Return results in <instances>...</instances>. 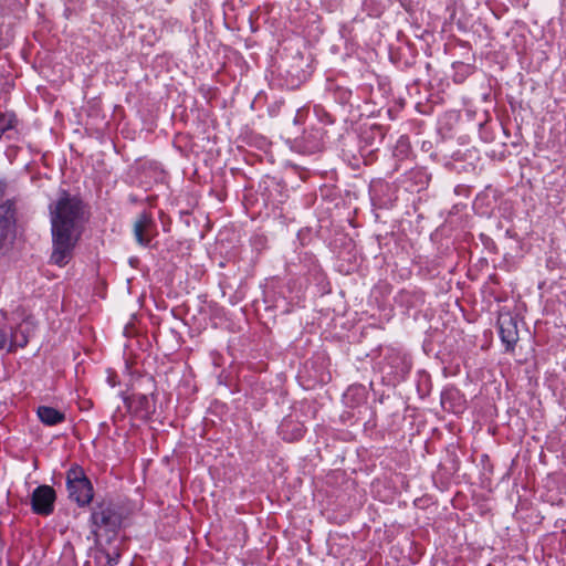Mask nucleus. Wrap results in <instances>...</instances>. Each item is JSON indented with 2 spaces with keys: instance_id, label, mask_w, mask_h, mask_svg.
<instances>
[{
  "instance_id": "obj_6",
  "label": "nucleus",
  "mask_w": 566,
  "mask_h": 566,
  "mask_svg": "<svg viewBox=\"0 0 566 566\" xmlns=\"http://www.w3.org/2000/svg\"><path fill=\"white\" fill-rule=\"evenodd\" d=\"M92 522L98 528L115 532L120 526L119 514L111 506H99L92 513Z\"/></svg>"
},
{
  "instance_id": "obj_8",
  "label": "nucleus",
  "mask_w": 566,
  "mask_h": 566,
  "mask_svg": "<svg viewBox=\"0 0 566 566\" xmlns=\"http://www.w3.org/2000/svg\"><path fill=\"white\" fill-rule=\"evenodd\" d=\"M38 417L46 426H55L64 421L65 416L57 409L49 406H40L38 408Z\"/></svg>"
},
{
  "instance_id": "obj_9",
  "label": "nucleus",
  "mask_w": 566,
  "mask_h": 566,
  "mask_svg": "<svg viewBox=\"0 0 566 566\" xmlns=\"http://www.w3.org/2000/svg\"><path fill=\"white\" fill-rule=\"evenodd\" d=\"M27 343L28 339L23 336L20 338L17 332L11 334L9 339L7 334L0 328V349L8 348V350H11L15 346L23 347Z\"/></svg>"
},
{
  "instance_id": "obj_7",
  "label": "nucleus",
  "mask_w": 566,
  "mask_h": 566,
  "mask_svg": "<svg viewBox=\"0 0 566 566\" xmlns=\"http://www.w3.org/2000/svg\"><path fill=\"white\" fill-rule=\"evenodd\" d=\"M127 407L142 417L147 416L151 411V400L145 394H133L126 399Z\"/></svg>"
},
{
  "instance_id": "obj_13",
  "label": "nucleus",
  "mask_w": 566,
  "mask_h": 566,
  "mask_svg": "<svg viewBox=\"0 0 566 566\" xmlns=\"http://www.w3.org/2000/svg\"><path fill=\"white\" fill-rule=\"evenodd\" d=\"M3 135V132H0V137Z\"/></svg>"
},
{
  "instance_id": "obj_11",
  "label": "nucleus",
  "mask_w": 566,
  "mask_h": 566,
  "mask_svg": "<svg viewBox=\"0 0 566 566\" xmlns=\"http://www.w3.org/2000/svg\"><path fill=\"white\" fill-rule=\"evenodd\" d=\"M118 562V555L111 556L109 554L106 555V562L103 566H115Z\"/></svg>"
},
{
  "instance_id": "obj_10",
  "label": "nucleus",
  "mask_w": 566,
  "mask_h": 566,
  "mask_svg": "<svg viewBox=\"0 0 566 566\" xmlns=\"http://www.w3.org/2000/svg\"><path fill=\"white\" fill-rule=\"evenodd\" d=\"M15 116L11 113H0V132L7 133L14 127Z\"/></svg>"
},
{
  "instance_id": "obj_2",
  "label": "nucleus",
  "mask_w": 566,
  "mask_h": 566,
  "mask_svg": "<svg viewBox=\"0 0 566 566\" xmlns=\"http://www.w3.org/2000/svg\"><path fill=\"white\" fill-rule=\"evenodd\" d=\"M69 496L80 506L87 505L93 499V486L78 467L71 468L66 473Z\"/></svg>"
},
{
  "instance_id": "obj_5",
  "label": "nucleus",
  "mask_w": 566,
  "mask_h": 566,
  "mask_svg": "<svg viewBox=\"0 0 566 566\" xmlns=\"http://www.w3.org/2000/svg\"><path fill=\"white\" fill-rule=\"evenodd\" d=\"M500 337L506 350H513L518 342L517 323L515 318L509 314H501L499 316Z\"/></svg>"
},
{
  "instance_id": "obj_4",
  "label": "nucleus",
  "mask_w": 566,
  "mask_h": 566,
  "mask_svg": "<svg viewBox=\"0 0 566 566\" xmlns=\"http://www.w3.org/2000/svg\"><path fill=\"white\" fill-rule=\"evenodd\" d=\"M133 230L137 243L143 247L148 245L156 233L153 217L147 212L140 213L134 222Z\"/></svg>"
},
{
  "instance_id": "obj_12",
  "label": "nucleus",
  "mask_w": 566,
  "mask_h": 566,
  "mask_svg": "<svg viewBox=\"0 0 566 566\" xmlns=\"http://www.w3.org/2000/svg\"><path fill=\"white\" fill-rule=\"evenodd\" d=\"M3 192H4V186L3 184L0 181V199L2 198L3 196Z\"/></svg>"
},
{
  "instance_id": "obj_3",
  "label": "nucleus",
  "mask_w": 566,
  "mask_h": 566,
  "mask_svg": "<svg viewBox=\"0 0 566 566\" xmlns=\"http://www.w3.org/2000/svg\"><path fill=\"white\" fill-rule=\"evenodd\" d=\"M55 491L52 486L40 485L31 496L32 510L40 515H49L53 512Z\"/></svg>"
},
{
  "instance_id": "obj_1",
  "label": "nucleus",
  "mask_w": 566,
  "mask_h": 566,
  "mask_svg": "<svg viewBox=\"0 0 566 566\" xmlns=\"http://www.w3.org/2000/svg\"><path fill=\"white\" fill-rule=\"evenodd\" d=\"M52 253L51 262L66 265L73 256L74 248L81 237L84 211L82 201L63 192L50 205Z\"/></svg>"
}]
</instances>
